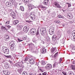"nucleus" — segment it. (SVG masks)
Wrapping results in <instances>:
<instances>
[{
    "label": "nucleus",
    "instance_id": "obj_1",
    "mask_svg": "<svg viewBox=\"0 0 75 75\" xmlns=\"http://www.w3.org/2000/svg\"><path fill=\"white\" fill-rule=\"evenodd\" d=\"M3 52L5 54H8L9 53V50L6 47H2Z\"/></svg>",
    "mask_w": 75,
    "mask_h": 75
},
{
    "label": "nucleus",
    "instance_id": "obj_2",
    "mask_svg": "<svg viewBox=\"0 0 75 75\" xmlns=\"http://www.w3.org/2000/svg\"><path fill=\"white\" fill-rule=\"evenodd\" d=\"M37 30L35 28H33L30 30V33L31 34L33 35H35L36 34Z\"/></svg>",
    "mask_w": 75,
    "mask_h": 75
},
{
    "label": "nucleus",
    "instance_id": "obj_3",
    "mask_svg": "<svg viewBox=\"0 0 75 75\" xmlns=\"http://www.w3.org/2000/svg\"><path fill=\"white\" fill-rule=\"evenodd\" d=\"M14 4V3H13L12 2H7L6 3V6H8V7H11V6H13Z\"/></svg>",
    "mask_w": 75,
    "mask_h": 75
},
{
    "label": "nucleus",
    "instance_id": "obj_4",
    "mask_svg": "<svg viewBox=\"0 0 75 75\" xmlns=\"http://www.w3.org/2000/svg\"><path fill=\"white\" fill-rule=\"evenodd\" d=\"M45 29L44 28H41L40 29V32L41 34L43 35L45 33Z\"/></svg>",
    "mask_w": 75,
    "mask_h": 75
},
{
    "label": "nucleus",
    "instance_id": "obj_5",
    "mask_svg": "<svg viewBox=\"0 0 75 75\" xmlns=\"http://www.w3.org/2000/svg\"><path fill=\"white\" fill-rule=\"evenodd\" d=\"M45 68L47 70H50L52 68V65L50 64H47V66L45 67Z\"/></svg>",
    "mask_w": 75,
    "mask_h": 75
},
{
    "label": "nucleus",
    "instance_id": "obj_6",
    "mask_svg": "<svg viewBox=\"0 0 75 75\" xmlns=\"http://www.w3.org/2000/svg\"><path fill=\"white\" fill-rule=\"evenodd\" d=\"M23 31L24 32L27 33L28 31V26H25L23 28Z\"/></svg>",
    "mask_w": 75,
    "mask_h": 75
},
{
    "label": "nucleus",
    "instance_id": "obj_7",
    "mask_svg": "<svg viewBox=\"0 0 75 75\" xmlns=\"http://www.w3.org/2000/svg\"><path fill=\"white\" fill-rule=\"evenodd\" d=\"M11 15L13 18H16V14H15L14 12L13 11H12L11 13Z\"/></svg>",
    "mask_w": 75,
    "mask_h": 75
},
{
    "label": "nucleus",
    "instance_id": "obj_8",
    "mask_svg": "<svg viewBox=\"0 0 75 75\" xmlns=\"http://www.w3.org/2000/svg\"><path fill=\"white\" fill-rule=\"evenodd\" d=\"M54 5L56 7H57V8H61V7L60 6V5L59 4H58V3L57 2H55L54 3Z\"/></svg>",
    "mask_w": 75,
    "mask_h": 75
},
{
    "label": "nucleus",
    "instance_id": "obj_9",
    "mask_svg": "<svg viewBox=\"0 0 75 75\" xmlns=\"http://www.w3.org/2000/svg\"><path fill=\"white\" fill-rule=\"evenodd\" d=\"M11 43L12 44L10 46V47L11 48V50H13V49H14V43L13 42H11Z\"/></svg>",
    "mask_w": 75,
    "mask_h": 75
},
{
    "label": "nucleus",
    "instance_id": "obj_10",
    "mask_svg": "<svg viewBox=\"0 0 75 75\" xmlns=\"http://www.w3.org/2000/svg\"><path fill=\"white\" fill-rule=\"evenodd\" d=\"M49 3V0H45L43 2V4L45 5H47Z\"/></svg>",
    "mask_w": 75,
    "mask_h": 75
},
{
    "label": "nucleus",
    "instance_id": "obj_11",
    "mask_svg": "<svg viewBox=\"0 0 75 75\" xmlns=\"http://www.w3.org/2000/svg\"><path fill=\"white\" fill-rule=\"evenodd\" d=\"M49 31V33L51 35H52V34H54V30L50 29Z\"/></svg>",
    "mask_w": 75,
    "mask_h": 75
},
{
    "label": "nucleus",
    "instance_id": "obj_12",
    "mask_svg": "<svg viewBox=\"0 0 75 75\" xmlns=\"http://www.w3.org/2000/svg\"><path fill=\"white\" fill-rule=\"evenodd\" d=\"M28 6L29 8H31V9H33L34 7V6L32 4H28Z\"/></svg>",
    "mask_w": 75,
    "mask_h": 75
},
{
    "label": "nucleus",
    "instance_id": "obj_13",
    "mask_svg": "<svg viewBox=\"0 0 75 75\" xmlns=\"http://www.w3.org/2000/svg\"><path fill=\"white\" fill-rule=\"evenodd\" d=\"M29 62L31 64H35V62H34V60L32 59H30L29 60Z\"/></svg>",
    "mask_w": 75,
    "mask_h": 75
},
{
    "label": "nucleus",
    "instance_id": "obj_14",
    "mask_svg": "<svg viewBox=\"0 0 75 75\" xmlns=\"http://www.w3.org/2000/svg\"><path fill=\"white\" fill-rule=\"evenodd\" d=\"M23 26V25H17V27L19 30H21Z\"/></svg>",
    "mask_w": 75,
    "mask_h": 75
},
{
    "label": "nucleus",
    "instance_id": "obj_15",
    "mask_svg": "<svg viewBox=\"0 0 75 75\" xmlns=\"http://www.w3.org/2000/svg\"><path fill=\"white\" fill-rule=\"evenodd\" d=\"M3 73L5 75H8L9 74H10V73L9 72H8V71H4L3 72Z\"/></svg>",
    "mask_w": 75,
    "mask_h": 75
},
{
    "label": "nucleus",
    "instance_id": "obj_16",
    "mask_svg": "<svg viewBox=\"0 0 75 75\" xmlns=\"http://www.w3.org/2000/svg\"><path fill=\"white\" fill-rule=\"evenodd\" d=\"M13 23L14 25H16L17 24H18V20H16L14 21H13Z\"/></svg>",
    "mask_w": 75,
    "mask_h": 75
},
{
    "label": "nucleus",
    "instance_id": "obj_17",
    "mask_svg": "<svg viewBox=\"0 0 75 75\" xmlns=\"http://www.w3.org/2000/svg\"><path fill=\"white\" fill-rule=\"evenodd\" d=\"M68 17H70V18H72V15H71V13H67Z\"/></svg>",
    "mask_w": 75,
    "mask_h": 75
},
{
    "label": "nucleus",
    "instance_id": "obj_18",
    "mask_svg": "<svg viewBox=\"0 0 75 75\" xmlns=\"http://www.w3.org/2000/svg\"><path fill=\"white\" fill-rule=\"evenodd\" d=\"M41 63L42 65H45L46 64H47V62L45 61H42L41 62Z\"/></svg>",
    "mask_w": 75,
    "mask_h": 75
},
{
    "label": "nucleus",
    "instance_id": "obj_19",
    "mask_svg": "<svg viewBox=\"0 0 75 75\" xmlns=\"http://www.w3.org/2000/svg\"><path fill=\"white\" fill-rule=\"evenodd\" d=\"M46 52V49H42V52L43 54H45Z\"/></svg>",
    "mask_w": 75,
    "mask_h": 75
},
{
    "label": "nucleus",
    "instance_id": "obj_20",
    "mask_svg": "<svg viewBox=\"0 0 75 75\" xmlns=\"http://www.w3.org/2000/svg\"><path fill=\"white\" fill-rule=\"evenodd\" d=\"M34 12H31L30 15V17H31L32 16H34Z\"/></svg>",
    "mask_w": 75,
    "mask_h": 75
},
{
    "label": "nucleus",
    "instance_id": "obj_21",
    "mask_svg": "<svg viewBox=\"0 0 75 75\" xmlns=\"http://www.w3.org/2000/svg\"><path fill=\"white\" fill-rule=\"evenodd\" d=\"M23 71V69H19L18 70V71L19 73H21L22 71Z\"/></svg>",
    "mask_w": 75,
    "mask_h": 75
},
{
    "label": "nucleus",
    "instance_id": "obj_22",
    "mask_svg": "<svg viewBox=\"0 0 75 75\" xmlns=\"http://www.w3.org/2000/svg\"><path fill=\"white\" fill-rule=\"evenodd\" d=\"M20 9L21 11H24V8L23 6H20Z\"/></svg>",
    "mask_w": 75,
    "mask_h": 75
},
{
    "label": "nucleus",
    "instance_id": "obj_23",
    "mask_svg": "<svg viewBox=\"0 0 75 75\" xmlns=\"http://www.w3.org/2000/svg\"><path fill=\"white\" fill-rule=\"evenodd\" d=\"M56 47H52L51 49V52H53L54 51H55V50H56Z\"/></svg>",
    "mask_w": 75,
    "mask_h": 75
},
{
    "label": "nucleus",
    "instance_id": "obj_24",
    "mask_svg": "<svg viewBox=\"0 0 75 75\" xmlns=\"http://www.w3.org/2000/svg\"><path fill=\"white\" fill-rule=\"evenodd\" d=\"M58 37L60 38L61 37V32H59L58 33Z\"/></svg>",
    "mask_w": 75,
    "mask_h": 75
},
{
    "label": "nucleus",
    "instance_id": "obj_25",
    "mask_svg": "<svg viewBox=\"0 0 75 75\" xmlns=\"http://www.w3.org/2000/svg\"><path fill=\"white\" fill-rule=\"evenodd\" d=\"M23 2H24L25 3H26V4H27V3H28L29 2V0H23Z\"/></svg>",
    "mask_w": 75,
    "mask_h": 75
},
{
    "label": "nucleus",
    "instance_id": "obj_26",
    "mask_svg": "<svg viewBox=\"0 0 75 75\" xmlns=\"http://www.w3.org/2000/svg\"><path fill=\"white\" fill-rule=\"evenodd\" d=\"M72 50L74 51V52H73V54H74V53H75V46H74L72 47Z\"/></svg>",
    "mask_w": 75,
    "mask_h": 75
},
{
    "label": "nucleus",
    "instance_id": "obj_27",
    "mask_svg": "<svg viewBox=\"0 0 75 75\" xmlns=\"http://www.w3.org/2000/svg\"><path fill=\"white\" fill-rule=\"evenodd\" d=\"M30 18L32 20H34V19H35V15H34L32 16L31 17H30Z\"/></svg>",
    "mask_w": 75,
    "mask_h": 75
},
{
    "label": "nucleus",
    "instance_id": "obj_28",
    "mask_svg": "<svg viewBox=\"0 0 75 75\" xmlns=\"http://www.w3.org/2000/svg\"><path fill=\"white\" fill-rule=\"evenodd\" d=\"M74 74H75L74 73H73V72H72V71H69V75H73Z\"/></svg>",
    "mask_w": 75,
    "mask_h": 75
},
{
    "label": "nucleus",
    "instance_id": "obj_29",
    "mask_svg": "<svg viewBox=\"0 0 75 75\" xmlns=\"http://www.w3.org/2000/svg\"><path fill=\"white\" fill-rule=\"evenodd\" d=\"M71 67H72V69L73 70H75V65H71Z\"/></svg>",
    "mask_w": 75,
    "mask_h": 75
},
{
    "label": "nucleus",
    "instance_id": "obj_30",
    "mask_svg": "<svg viewBox=\"0 0 75 75\" xmlns=\"http://www.w3.org/2000/svg\"><path fill=\"white\" fill-rule=\"evenodd\" d=\"M18 65L19 67H22V64H21V63L18 62Z\"/></svg>",
    "mask_w": 75,
    "mask_h": 75
},
{
    "label": "nucleus",
    "instance_id": "obj_31",
    "mask_svg": "<svg viewBox=\"0 0 75 75\" xmlns=\"http://www.w3.org/2000/svg\"><path fill=\"white\" fill-rule=\"evenodd\" d=\"M57 36L56 34H54L52 37V38H57Z\"/></svg>",
    "mask_w": 75,
    "mask_h": 75
},
{
    "label": "nucleus",
    "instance_id": "obj_32",
    "mask_svg": "<svg viewBox=\"0 0 75 75\" xmlns=\"http://www.w3.org/2000/svg\"><path fill=\"white\" fill-rule=\"evenodd\" d=\"M4 56L6 58H11V55L6 56L5 55Z\"/></svg>",
    "mask_w": 75,
    "mask_h": 75
},
{
    "label": "nucleus",
    "instance_id": "obj_33",
    "mask_svg": "<svg viewBox=\"0 0 75 75\" xmlns=\"http://www.w3.org/2000/svg\"><path fill=\"white\" fill-rule=\"evenodd\" d=\"M42 67H41L39 69L40 71L41 72H43V71L42 70Z\"/></svg>",
    "mask_w": 75,
    "mask_h": 75
},
{
    "label": "nucleus",
    "instance_id": "obj_34",
    "mask_svg": "<svg viewBox=\"0 0 75 75\" xmlns=\"http://www.w3.org/2000/svg\"><path fill=\"white\" fill-rule=\"evenodd\" d=\"M18 40L19 42H21V41H23V40H21L19 38H18Z\"/></svg>",
    "mask_w": 75,
    "mask_h": 75
},
{
    "label": "nucleus",
    "instance_id": "obj_35",
    "mask_svg": "<svg viewBox=\"0 0 75 75\" xmlns=\"http://www.w3.org/2000/svg\"><path fill=\"white\" fill-rule=\"evenodd\" d=\"M23 75H28V74L27 72H23Z\"/></svg>",
    "mask_w": 75,
    "mask_h": 75
},
{
    "label": "nucleus",
    "instance_id": "obj_36",
    "mask_svg": "<svg viewBox=\"0 0 75 75\" xmlns=\"http://www.w3.org/2000/svg\"><path fill=\"white\" fill-rule=\"evenodd\" d=\"M10 1H11L13 3H14L16 2V0H9Z\"/></svg>",
    "mask_w": 75,
    "mask_h": 75
},
{
    "label": "nucleus",
    "instance_id": "obj_37",
    "mask_svg": "<svg viewBox=\"0 0 75 75\" xmlns=\"http://www.w3.org/2000/svg\"><path fill=\"white\" fill-rule=\"evenodd\" d=\"M37 37L39 39V40H40V38H41V36H40V35H38L37 36Z\"/></svg>",
    "mask_w": 75,
    "mask_h": 75
},
{
    "label": "nucleus",
    "instance_id": "obj_38",
    "mask_svg": "<svg viewBox=\"0 0 75 75\" xmlns=\"http://www.w3.org/2000/svg\"><path fill=\"white\" fill-rule=\"evenodd\" d=\"M8 64H7V63H6L5 64V68H7L8 67Z\"/></svg>",
    "mask_w": 75,
    "mask_h": 75
},
{
    "label": "nucleus",
    "instance_id": "obj_39",
    "mask_svg": "<svg viewBox=\"0 0 75 75\" xmlns=\"http://www.w3.org/2000/svg\"><path fill=\"white\" fill-rule=\"evenodd\" d=\"M5 27H4V26H1V29L3 31V29H4V28H5Z\"/></svg>",
    "mask_w": 75,
    "mask_h": 75
},
{
    "label": "nucleus",
    "instance_id": "obj_40",
    "mask_svg": "<svg viewBox=\"0 0 75 75\" xmlns=\"http://www.w3.org/2000/svg\"><path fill=\"white\" fill-rule=\"evenodd\" d=\"M52 40L53 41H56L57 40V38H52Z\"/></svg>",
    "mask_w": 75,
    "mask_h": 75
},
{
    "label": "nucleus",
    "instance_id": "obj_41",
    "mask_svg": "<svg viewBox=\"0 0 75 75\" xmlns=\"http://www.w3.org/2000/svg\"><path fill=\"white\" fill-rule=\"evenodd\" d=\"M62 62V58H60L59 59V63H61Z\"/></svg>",
    "mask_w": 75,
    "mask_h": 75
},
{
    "label": "nucleus",
    "instance_id": "obj_42",
    "mask_svg": "<svg viewBox=\"0 0 75 75\" xmlns=\"http://www.w3.org/2000/svg\"><path fill=\"white\" fill-rule=\"evenodd\" d=\"M58 18H64V17H62V16L61 15H59L58 16Z\"/></svg>",
    "mask_w": 75,
    "mask_h": 75
},
{
    "label": "nucleus",
    "instance_id": "obj_43",
    "mask_svg": "<svg viewBox=\"0 0 75 75\" xmlns=\"http://www.w3.org/2000/svg\"><path fill=\"white\" fill-rule=\"evenodd\" d=\"M28 60V58H27V57H25L24 61H27Z\"/></svg>",
    "mask_w": 75,
    "mask_h": 75
},
{
    "label": "nucleus",
    "instance_id": "obj_44",
    "mask_svg": "<svg viewBox=\"0 0 75 75\" xmlns=\"http://www.w3.org/2000/svg\"><path fill=\"white\" fill-rule=\"evenodd\" d=\"M9 23H10L9 21H7L5 23V24H6H6H9Z\"/></svg>",
    "mask_w": 75,
    "mask_h": 75
},
{
    "label": "nucleus",
    "instance_id": "obj_45",
    "mask_svg": "<svg viewBox=\"0 0 75 75\" xmlns=\"http://www.w3.org/2000/svg\"><path fill=\"white\" fill-rule=\"evenodd\" d=\"M58 52H57L54 54V57H57L58 55Z\"/></svg>",
    "mask_w": 75,
    "mask_h": 75
},
{
    "label": "nucleus",
    "instance_id": "obj_46",
    "mask_svg": "<svg viewBox=\"0 0 75 75\" xmlns=\"http://www.w3.org/2000/svg\"><path fill=\"white\" fill-rule=\"evenodd\" d=\"M39 40H41V41H43V40H44V39L43 38L41 37L40 38Z\"/></svg>",
    "mask_w": 75,
    "mask_h": 75
},
{
    "label": "nucleus",
    "instance_id": "obj_47",
    "mask_svg": "<svg viewBox=\"0 0 75 75\" xmlns=\"http://www.w3.org/2000/svg\"><path fill=\"white\" fill-rule=\"evenodd\" d=\"M42 75H47V73L46 72H45L42 74Z\"/></svg>",
    "mask_w": 75,
    "mask_h": 75
},
{
    "label": "nucleus",
    "instance_id": "obj_48",
    "mask_svg": "<svg viewBox=\"0 0 75 75\" xmlns=\"http://www.w3.org/2000/svg\"><path fill=\"white\" fill-rule=\"evenodd\" d=\"M73 35H75V30L73 31Z\"/></svg>",
    "mask_w": 75,
    "mask_h": 75
},
{
    "label": "nucleus",
    "instance_id": "obj_49",
    "mask_svg": "<svg viewBox=\"0 0 75 75\" xmlns=\"http://www.w3.org/2000/svg\"><path fill=\"white\" fill-rule=\"evenodd\" d=\"M38 34H39V32L38 31H37V32L36 34V35L38 36Z\"/></svg>",
    "mask_w": 75,
    "mask_h": 75
},
{
    "label": "nucleus",
    "instance_id": "obj_50",
    "mask_svg": "<svg viewBox=\"0 0 75 75\" xmlns=\"http://www.w3.org/2000/svg\"><path fill=\"white\" fill-rule=\"evenodd\" d=\"M46 8V7H45V6H41V8Z\"/></svg>",
    "mask_w": 75,
    "mask_h": 75
},
{
    "label": "nucleus",
    "instance_id": "obj_51",
    "mask_svg": "<svg viewBox=\"0 0 75 75\" xmlns=\"http://www.w3.org/2000/svg\"><path fill=\"white\" fill-rule=\"evenodd\" d=\"M62 73L64 75H67V74L66 73H65L64 72H62Z\"/></svg>",
    "mask_w": 75,
    "mask_h": 75
},
{
    "label": "nucleus",
    "instance_id": "obj_52",
    "mask_svg": "<svg viewBox=\"0 0 75 75\" xmlns=\"http://www.w3.org/2000/svg\"><path fill=\"white\" fill-rule=\"evenodd\" d=\"M61 42L62 44H64V40H62V41H61Z\"/></svg>",
    "mask_w": 75,
    "mask_h": 75
},
{
    "label": "nucleus",
    "instance_id": "obj_53",
    "mask_svg": "<svg viewBox=\"0 0 75 75\" xmlns=\"http://www.w3.org/2000/svg\"><path fill=\"white\" fill-rule=\"evenodd\" d=\"M57 23H60V21H57V22H56Z\"/></svg>",
    "mask_w": 75,
    "mask_h": 75
},
{
    "label": "nucleus",
    "instance_id": "obj_54",
    "mask_svg": "<svg viewBox=\"0 0 75 75\" xmlns=\"http://www.w3.org/2000/svg\"><path fill=\"white\" fill-rule=\"evenodd\" d=\"M56 65V63H54L53 64V67H54Z\"/></svg>",
    "mask_w": 75,
    "mask_h": 75
},
{
    "label": "nucleus",
    "instance_id": "obj_55",
    "mask_svg": "<svg viewBox=\"0 0 75 75\" xmlns=\"http://www.w3.org/2000/svg\"><path fill=\"white\" fill-rule=\"evenodd\" d=\"M72 64H75V61H73L72 62Z\"/></svg>",
    "mask_w": 75,
    "mask_h": 75
},
{
    "label": "nucleus",
    "instance_id": "obj_56",
    "mask_svg": "<svg viewBox=\"0 0 75 75\" xmlns=\"http://www.w3.org/2000/svg\"><path fill=\"white\" fill-rule=\"evenodd\" d=\"M27 37H24V38H23V39L24 40H26L27 39Z\"/></svg>",
    "mask_w": 75,
    "mask_h": 75
},
{
    "label": "nucleus",
    "instance_id": "obj_57",
    "mask_svg": "<svg viewBox=\"0 0 75 75\" xmlns=\"http://www.w3.org/2000/svg\"><path fill=\"white\" fill-rule=\"evenodd\" d=\"M68 6L69 7H71V5L69 4H68Z\"/></svg>",
    "mask_w": 75,
    "mask_h": 75
},
{
    "label": "nucleus",
    "instance_id": "obj_58",
    "mask_svg": "<svg viewBox=\"0 0 75 75\" xmlns=\"http://www.w3.org/2000/svg\"><path fill=\"white\" fill-rule=\"evenodd\" d=\"M29 75H34V74L33 73H30L29 74Z\"/></svg>",
    "mask_w": 75,
    "mask_h": 75
},
{
    "label": "nucleus",
    "instance_id": "obj_59",
    "mask_svg": "<svg viewBox=\"0 0 75 75\" xmlns=\"http://www.w3.org/2000/svg\"><path fill=\"white\" fill-rule=\"evenodd\" d=\"M4 30H7V29L6 28V27H5L3 29Z\"/></svg>",
    "mask_w": 75,
    "mask_h": 75
},
{
    "label": "nucleus",
    "instance_id": "obj_60",
    "mask_svg": "<svg viewBox=\"0 0 75 75\" xmlns=\"http://www.w3.org/2000/svg\"><path fill=\"white\" fill-rule=\"evenodd\" d=\"M46 39H48H48H49V37L48 36L46 37Z\"/></svg>",
    "mask_w": 75,
    "mask_h": 75
},
{
    "label": "nucleus",
    "instance_id": "obj_61",
    "mask_svg": "<svg viewBox=\"0 0 75 75\" xmlns=\"http://www.w3.org/2000/svg\"><path fill=\"white\" fill-rule=\"evenodd\" d=\"M6 62L5 61H4L2 62L4 63H4H6Z\"/></svg>",
    "mask_w": 75,
    "mask_h": 75
},
{
    "label": "nucleus",
    "instance_id": "obj_62",
    "mask_svg": "<svg viewBox=\"0 0 75 75\" xmlns=\"http://www.w3.org/2000/svg\"><path fill=\"white\" fill-rule=\"evenodd\" d=\"M74 37H75V35H74ZM73 39L74 40H75V37H73Z\"/></svg>",
    "mask_w": 75,
    "mask_h": 75
},
{
    "label": "nucleus",
    "instance_id": "obj_63",
    "mask_svg": "<svg viewBox=\"0 0 75 75\" xmlns=\"http://www.w3.org/2000/svg\"><path fill=\"white\" fill-rule=\"evenodd\" d=\"M8 28H10V27H10V25H8Z\"/></svg>",
    "mask_w": 75,
    "mask_h": 75
},
{
    "label": "nucleus",
    "instance_id": "obj_64",
    "mask_svg": "<svg viewBox=\"0 0 75 75\" xmlns=\"http://www.w3.org/2000/svg\"><path fill=\"white\" fill-rule=\"evenodd\" d=\"M62 26H63V27H65V24H63L62 25Z\"/></svg>",
    "mask_w": 75,
    "mask_h": 75
}]
</instances>
